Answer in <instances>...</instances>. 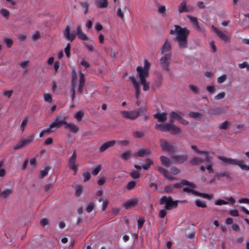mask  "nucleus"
<instances>
[{"instance_id": "5fc2aeb1", "label": "nucleus", "mask_w": 249, "mask_h": 249, "mask_svg": "<svg viewBox=\"0 0 249 249\" xmlns=\"http://www.w3.org/2000/svg\"><path fill=\"white\" fill-rule=\"evenodd\" d=\"M117 15L120 17L122 20L124 19V13L120 7H119L117 9Z\"/></svg>"}, {"instance_id": "5701e85b", "label": "nucleus", "mask_w": 249, "mask_h": 249, "mask_svg": "<svg viewBox=\"0 0 249 249\" xmlns=\"http://www.w3.org/2000/svg\"><path fill=\"white\" fill-rule=\"evenodd\" d=\"M137 203L138 199L136 198L133 199L131 200H128L126 201L125 203H124L123 204V207L126 209H128L129 208H130L136 206Z\"/></svg>"}, {"instance_id": "c756f323", "label": "nucleus", "mask_w": 249, "mask_h": 249, "mask_svg": "<svg viewBox=\"0 0 249 249\" xmlns=\"http://www.w3.org/2000/svg\"><path fill=\"white\" fill-rule=\"evenodd\" d=\"M80 5L82 8L84 10V14H87L89 10V2L86 1H81L79 2Z\"/></svg>"}, {"instance_id": "7c9ffc66", "label": "nucleus", "mask_w": 249, "mask_h": 249, "mask_svg": "<svg viewBox=\"0 0 249 249\" xmlns=\"http://www.w3.org/2000/svg\"><path fill=\"white\" fill-rule=\"evenodd\" d=\"M203 160L198 157H195L193 158L190 161V164L192 165H198L199 164L202 163Z\"/></svg>"}, {"instance_id": "f8f14e48", "label": "nucleus", "mask_w": 249, "mask_h": 249, "mask_svg": "<svg viewBox=\"0 0 249 249\" xmlns=\"http://www.w3.org/2000/svg\"><path fill=\"white\" fill-rule=\"evenodd\" d=\"M79 81L78 84V92L82 94L83 93L84 89L85 86V78L84 73L82 72L81 71H79Z\"/></svg>"}, {"instance_id": "f03ea898", "label": "nucleus", "mask_w": 249, "mask_h": 249, "mask_svg": "<svg viewBox=\"0 0 249 249\" xmlns=\"http://www.w3.org/2000/svg\"><path fill=\"white\" fill-rule=\"evenodd\" d=\"M190 31L186 28H182L179 25H175V30H171L170 34H176V40L178 46L180 49H185L188 47V37L190 34Z\"/></svg>"}, {"instance_id": "79ce46f5", "label": "nucleus", "mask_w": 249, "mask_h": 249, "mask_svg": "<svg viewBox=\"0 0 249 249\" xmlns=\"http://www.w3.org/2000/svg\"><path fill=\"white\" fill-rule=\"evenodd\" d=\"M84 116V113L82 111H78L74 115V117L78 121H81Z\"/></svg>"}, {"instance_id": "603ef678", "label": "nucleus", "mask_w": 249, "mask_h": 249, "mask_svg": "<svg viewBox=\"0 0 249 249\" xmlns=\"http://www.w3.org/2000/svg\"><path fill=\"white\" fill-rule=\"evenodd\" d=\"M136 182L135 181H129L127 185H126V189L128 190H131L133 189L136 185Z\"/></svg>"}, {"instance_id": "1a4fd4ad", "label": "nucleus", "mask_w": 249, "mask_h": 249, "mask_svg": "<svg viewBox=\"0 0 249 249\" xmlns=\"http://www.w3.org/2000/svg\"><path fill=\"white\" fill-rule=\"evenodd\" d=\"M129 79L131 81L135 89V97L137 100L136 104L138 106H139L140 103V101L139 100L140 93L139 83L136 81L135 78L133 76L130 77Z\"/></svg>"}, {"instance_id": "412c9836", "label": "nucleus", "mask_w": 249, "mask_h": 249, "mask_svg": "<svg viewBox=\"0 0 249 249\" xmlns=\"http://www.w3.org/2000/svg\"><path fill=\"white\" fill-rule=\"evenodd\" d=\"M155 119H157L159 122L163 123L167 120V113L165 112L157 113L153 115Z\"/></svg>"}, {"instance_id": "39448f33", "label": "nucleus", "mask_w": 249, "mask_h": 249, "mask_svg": "<svg viewBox=\"0 0 249 249\" xmlns=\"http://www.w3.org/2000/svg\"><path fill=\"white\" fill-rule=\"evenodd\" d=\"M172 55L171 53H165L160 59V63L163 71L170 72L169 64Z\"/></svg>"}, {"instance_id": "a211bd4d", "label": "nucleus", "mask_w": 249, "mask_h": 249, "mask_svg": "<svg viewBox=\"0 0 249 249\" xmlns=\"http://www.w3.org/2000/svg\"><path fill=\"white\" fill-rule=\"evenodd\" d=\"M212 28L214 31L216 35L222 40L224 41L225 42H227L229 40V37L228 36L223 33L217 28L215 27L213 25L212 26Z\"/></svg>"}, {"instance_id": "c9c22d12", "label": "nucleus", "mask_w": 249, "mask_h": 249, "mask_svg": "<svg viewBox=\"0 0 249 249\" xmlns=\"http://www.w3.org/2000/svg\"><path fill=\"white\" fill-rule=\"evenodd\" d=\"M153 161L150 159H147L146 160V163H143L142 165V168L144 170H148L150 165L153 164Z\"/></svg>"}, {"instance_id": "4c0bfd02", "label": "nucleus", "mask_w": 249, "mask_h": 249, "mask_svg": "<svg viewBox=\"0 0 249 249\" xmlns=\"http://www.w3.org/2000/svg\"><path fill=\"white\" fill-rule=\"evenodd\" d=\"M50 167L47 166V167H46L44 170H41L40 172V174H39V176H40V178H44L48 173V171H49L50 170Z\"/></svg>"}, {"instance_id": "72a5a7b5", "label": "nucleus", "mask_w": 249, "mask_h": 249, "mask_svg": "<svg viewBox=\"0 0 249 249\" xmlns=\"http://www.w3.org/2000/svg\"><path fill=\"white\" fill-rule=\"evenodd\" d=\"M230 174L229 172H219L216 173V177H217V179H220V178L226 177L227 178H230Z\"/></svg>"}, {"instance_id": "473e14b6", "label": "nucleus", "mask_w": 249, "mask_h": 249, "mask_svg": "<svg viewBox=\"0 0 249 249\" xmlns=\"http://www.w3.org/2000/svg\"><path fill=\"white\" fill-rule=\"evenodd\" d=\"M161 77L158 80L155 81L154 83L152 85V89L155 90L161 86Z\"/></svg>"}, {"instance_id": "423d86ee", "label": "nucleus", "mask_w": 249, "mask_h": 249, "mask_svg": "<svg viewBox=\"0 0 249 249\" xmlns=\"http://www.w3.org/2000/svg\"><path fill=\"white\" fill-rule=\"evenodd\" d=\"M160 145L162 150L169 154L173 153L175 152L174 144L169 142L166 140H160Z\"/></svg>"}, {"instance_id": "e433bc0d", "label": "nucleus", "mask_w": 249, "mask_h": 249, "mask_svg": "<svg viewBox=\"0 0 249 249\" xmlns=\"http://www.w3.org/2000/svg\"><path fill=\"white\" fill-rule=\"evenodd\" d=\"M195 204L196 206L198 207L206 208L207 207L206 202L200 199H196L195 201Z\"/></svg>"}, {"instance_id": "58836bf2", "label": "nucleus", "mask_w": 249, "mask_h": 249, "mask_svg": "<svg viewBox=\"0 0 249 249\" xmlns=\"http://www.w3.org/2000/svg\"><path fill=\"white\" fill-rule=\"evenodd\" d=\"M75 189V195L77 196H79L83 192V187L82 185H78L76 186Z\"/></svg>"}, {"instance_id": "c85d7f7f", "label": "nucleus", "mask_w": 249, "mask_h": 249, "mask_svg": "<svg viewBox=\"0 0 249 249\" xmlns=\"http://www.w3.org/2000/svg\"><path fill=\"white\" fill-rule=\"evenodd\" d=\"M224 111L225 109L223 107H219L212 109L211 113L214 115H219Z\"/></svg>"}, {"instance_id": "3c124183", "label": "nucleus", "mask_w": 249, "mask_h": 249, "mask_svg": "<svg viewBox=\"0 0 249 249\" xmlns=\"http://www.w3.org/2000/svg\"><path fill=\"white\" fill-rule=\"evenodd\" d=\"M129 175L134 179H137L140 177L139 173L135 170H133L130 172Z\"/></svg>"}, {"instance_id": "a19ab883", "label": "nucleus", "mask_w": 249, "mask_h": 249, "mask_svg": "<svg viewBox=\"0 0 249 249\" xmlns=\"http://www.w3.org/2000/svg\"><path fill=\"white\" fill-rule=\"evenodd\" d=\"M140 83L143 86V90L144 91H148L149 89H150V87H149V83H147L146 80H143V81H140Z\"/></svg>"}, {"instance_id": "ddd939ff", "label": "nucleus", "mask_w": 249, "mask_h": 249, "mask_svg": "<svg viewBox=\"0 0 249 249\" xmlns=\"http://www.w3.org/2000/svg\"><path fill=\"white\" fill-rule=\"evenodd\" d=\"M138 73V76L140 80V81L146 80V78L148 76L149 72L143 69L141 66H139L136 69Z\"/></svg>"}, {"instance_id": "e2e57ef3", "label": "nucleus", "mask_w": 249, "mask_h": 249, "mask_svg": "<svg viewBox=\"0 0 249 249\" xmlns=\"http://www.w3.org/2000/svg\"><path fill=\"white\" fill-rule=\"evenodd\" d=\"M214 204L216 205H226L228 204V202L224 200L218 199L215 201Z\"/></svg>"}, {"instance_id": "aec40b11", "label": "nucleus", "mask_w": 249, "mask_h": 249, "mask_svg": "<svg viewBox=\"0 0 249 249\" xmlns=\"http://www.w3.org/2000/svg\"><path fill=\"white\" fill-rule=\"evenodd\" d=\"M116 143V141L114 140L107 142L104 143L99 148V151L101 152H103L106 150L108 148L113 146Z\"/></svg>"}, {"instance_id": "c03bdc74", "label": "nucleus", "mask_w": 249, "mask_h": 249, "mask_svg": "<svg viewBox=\"0 0 249 249\" xmlns=\"http://www.w3.org/2000/svg\"><path fill=\"white\" fill-rule=\"evenodd\" d=\"M200 154L204 155L205 156V160L207 162H209L211 161V158L209 156V153L206 151H201Z\"/></svg>"}, {"instance_id": "20e7f679", "label": "nucleus", "mask_w": 249, "mask_h": 249, "mask_svg": "<svg viewBox=\"0 0 249 249\" xmlns=\"http://www.w3.org/2000/svg\"><path fill=\"white\" fill-rule=\"evenodd\" d=\"M160 202L161 205L165 204V209L166 210H170L173 208H176L178 205V201L173 200L171 196H162L160 199Z\"/></svg>"}, {"instance_id": "338daca9", "label": "nucleus", "mask_w": 249, "mask_h": 249, "mask_svg": "<svg viewBox=\"0 0 249 249\" xmlns=\"http://www.w3.org/2000/svg\"><path fill=\"white\" fill-rule=\"evenodd\" d=\"M226 78H227L226 75L224 74V75L218 77L217 82L219 84L222 83L226 80Z\"/></svg>"}, {"instance_id": "09e8293b", "label": "nucleus", "mask_w": 249, "mask_h": 249, "mask_svg": "<svg viewBox=\"0 0 249 249\" xmlns=\"http://www.w3.org/2000/svg\"><path fill=\"white\" fill-rule=\"evenodd\" d=\"M4 42H5L6 46L8 48L11 47V46H12L13 43V41L12 39L6 38H4Z\"/></svg>"}, {"instance_id": "393cba45", "label": "nucleus", "mask_w": 249, "mask_h": 249, "mask_svg": "<svg viewBox=\"0 0 249 249\" xmlns=\"http://www.w3.org/2000/svg\"><path fill=\"white\" fill-rule=\"evenodd\" d=\"M186 3L187 2L185 0H182V1L180 3L178 7V11L179 13L189 12L190 11V9L186 7Z\"/></svg>"}, {"instance_id": "4d7b16f0", "label": "nucleus", "mask_w": 249, "mask_h": 249, "mask_svg": "<svg viewBox=\"0 0 249 249\" xmlns=\"http://www.w3.org/2000/svg\"><path fill=\"white\" fill-rule=\"evenodd\" d=\"M44 98L45 101L49 103H51L52 101V96L50 93L44 94Z\"/></svg>"}, {"instance_id": "b1692460", "label": "nucleus", "mask_w": 249, "mask_h": 249, "mask_svg": "<svg viewBox=\"0 0 249 249\" xmlns=\"http://www.w3.org/2000/svg\"><path fill=\"white\" fill-rule=\"evenodd\" d=\"M150 150L149 149H141L135 153L134 156L135 157H143L150 155Z\"/></svg>"}, {"instance_id": "2eb2a0df", "label": "nucleus", "mask_w": 249, "mask_h": 249, "mask_svg": "<svg viewBox=\"0 0 249 249\" xmlns=\"http://www.w3.org/2000/svg\"><path fill=\"white\" fill-rule=\"evenodd\" d=\"M122 116L127 119L134 120L137 118V115L135 113V110H133L131 111H122L121 112Z\"/></svg>"}, {"instance_id": "864d4df0", "label": "nucleus", "mask_w": 249, "mask_h": 249, "mask_svg": "<svg viewBox=\"0 0 249 249\" xmlns=\"http://www.w3.org/2000/svg\"><path fill=\"white\" fill-rule=\"evenodd\" d=\"M174 188L172 185H168L166 186L164 188V191L166 193L168 194H171Z\"/></svg>"}, {"instance_id": "6e6552de", "label": "nucleus", "mask_w": 249, "mask_h": 249, "mask_svg": "<svg viewBox=\"0 0 249 249\" xmlns=\"http://www.w3.org/2000/svg\"><path fill=\"white\" fill-rule=\"evenodd\" d=\"M34 140V135H31L29 136L27 139H22L20 140L17 144H16L13 147L14 150H17L24 147L26 144H29L32 142Z\"/></svg>"}, {"instance_id": "2f4dec72", "label": "nucleus", "mask_w": 249, "mask_h": 249, "mask_svg": "<svg viewBox=\"0 0 249 249\" xmlns=\"http://www.w3.org/2000/svg\"><path fill=\"white\" fill-rule=\"evenodd\" d=\"M147 109L146 107H139L137 111H135L137 118L140 115H144L146 112Z\"/></svg>"}, {"instance_id": "6e6d98bb", "label": "nucleus", "mask_w": 249, "mask_h": 249, "mask_svg": "<svg viewBox=\"0 0 249 249\" xmlns=\"http://www.w3.org/2000/svg\"><path fill=\"white\" fill-rule=\"evenodd\" d=\"M70 49H71V44L70 43H68L67 44L66 47L65 48V52L66 56L68 57H70Z\"/></svg>"}, {"instance_id": "774afa93", "label": "nucleus", "mask_w": 249, "mask_h": 249, "mask_svg": "<svg viewBox=\"0 0 249 249\" xmlns=\"http://www.w3.org/2000/svg\"><path fill=\"white\" fill-rule=\"evenodd\" d=\"M179 172H180V170L176 167H173L171 168V173L172 174L177 175Z\"/></svg>"}, {"instance_id": "69168bd1", "label": "nucleus", "mask_w": 249, "mask_h": 249, "mask_svg": "<svg viewBox=\"0 0 249 249\" xmlns=\"http://www.w3.org/2000/svg\"><path fill=\"white\" fill-rule=\"evenodd\" d=\"M238 67L240 69H243V68H246L248 70H249V65L246 62H244L242 63L239 64Z\"/></svg>"}, {"instance_id": "a18cd8bd", "label": "nucleus", "mask_w": 249, "mask_h": 249, "mask_svg": "<svg viewBox=\"0 0 249 249\" xmlns=\"http://www.w3.org/2000/svg\"><path fill=\"white\" fill-rule=\"evenodd\" d=\"M130 152L129 151H125L121 155V158L124 160H127L130 158Z\"/></svg>"}, {"instance_id": "f3484780", "label": "nucleus", "mask_w": 249, "mask_h": 249, "mask_svg": "<svg viewBox=\"0 0 249 249\" xmlns=\"http://www.w3.org/2000/svg\"><path fill=\"white\" fill-rule=\"evenodd\" d=\"M71 27L69 25H67L64 32L65 37L71 41H72L76 37V35L73 33H70Z\"/></svg>"}, {"instance_id": "37998d69", "label": "nucleus", "mask_w": 249, "mask_h": 249, "mask_svg": "<svg viewBox=\"0 0 249 249\" xmlns=\"http://www.w3.org/2000/svg\"><path fill=\"white\" fill-rule=\"evenodd\" d=\"M133 136L136 138H141L143 135L144 133L142 131H134L132 133Z\"/></svg>"}, {"instance_id": "49530a36", "label": "nucleus", "mask_w": 249, "mask_h": 249, "mask_svg": "<svg viewBox=\"0 0 249 249\" xmlns=\"http://www.w3.org/2000/svg\"><path fill=\"white\" fill-rule=\"evenodd\" d=\"M229 124L230 123L228 121H226L219 126V128L221 129L226 130L228 128Z\"/></svg>"}, {"instance_id": "052dcab7", "label": "nucleus", "mask_w": 249, "mask_h": 249, "mask_svg": "<svg viewBox=\"0 0 249 249\" xmlns=\"http://www.w3.org/2000/svg\"><path fill=\"white\" fill-rule=\"evenodd\" d=\"M101 169V166L100 165H98L92 171V174L96 176L97 175Z\"/></svg>"}, {"instance_id": "7ed1b4c3", "label": "nucleus", "mask_w": 249, "mask_h": 249, "mask_svg": "<svg viewBox=\"0 0 249 249\" xmlns=\"http://www.w3.org/2000/svg\"><path fill=\"white\" fill-rule=\"evenodd\" d=\"M218 158L225 163H227L229 164L238 165L241 169L244 170H249V166L245 165L243 160L228 158L223 156H220Z\"/></svg>"}, {"instance_id": "f704fd0d", "label": "nucleus", "mask_w": 249, "mask_h": 249, "mask_svg": "<svg viewBox=\"0 0 249 249\" xmlns=\"http://www.w3.org/2000/svg\"><path fill=\"white\" fill-rule=\"evenodd\" d=\"M188 116L193 118L201 119L203 117V115L198 112H191L188 114Z\"/></svg>"}, {"instance_id": "de8ad7c7", "label": "nucleus", "mask_w": 249, "mask_h": 249, "mask_svg": "<svg viewBox=\"0 0 249 249\" xmlns=\"http://www.w3.org/2000/svg\"><path fill=\"white\" fill-rule=\"evenodd\" d=\"M181 184V186L182 185H188L190 187H191L192 188H195V186L194 184L190 182L189 181L186 180H185V179H182L181 180V182H180Z\"/></svg>"}, {"instance_id": "13d9d810", "label": "nucleus", "mask_w": 249, "mask_h": 249, "mask_svg": "<svg viewBox=\"0 0 249 249\" xmlns=\"http://www.w3.org/2000/svg\"><path fill=\"white\" fill-rule=\"evenodd\" d=\"M225 93L224 92L219 93L217 95L214 96V98L215 100H221L224 98Z\"/></svg>"}, {"instance_id": "bb28decb", "label": "nucleus", "mask_w": 249, "mask_h": 249, "mask_svg": "<svg viewBox=\"0 0 249 249\" xmlns=\"http://www.w3.org/2000/svg\"><path fill=\"white\" fill-rule=\"evenodd\" d=\"M13 192L12 188H6L1 192H0V197H2L3 198H6L13 193Z\"/></svg>"}, {"instance_id": "6ab92c4d", "label": "nucleus", "mask_w": 249, "mask_h": 249, "mask_svg": "<svg viewBox=\"0 0 249 249\" xmlns=\"http://www.w3.org/2000/svg\"><path fill=\"white\" fill-rule=\"evenodd\" d=\"M76 35L79 39L86 41L89 40L88 36L82 31L80 26H77L76 27Z\"/></svg>"}, {"instance_id": "dca6fc26", "label": "nucleus", "mask_w": 249, "mask_h": 249, "mask_svg": "<svg viewBox=\"0 0 249 249\" xmlns=\"http://www.w3.org/2000/svg\"><path fill=\"white\" fill-rule=\"evenodd\" d=\"M172 158L178 163H183L188 159V156L187 155H177L173 154Z\"/></svg>"}, {"instance_id": "8fccbe9b", "label": "nucleus", "mask_w": 249, "mask_h": 249, "mask_svg": "<svg viewBox=\"0 0 249 249\" xmlns=\"http://www.w3.org/2000/svg\"><path fill=\"white\" fill-rule=\"evenodd\" d=\"M94 207H95V206H94V203L92 202H90L88 204V205L86 208L87 212L88 213H90L94 209Z\"/></svg>"}, {"instance_id": "ea45409f", "label": "nucleus", "mask_w": 249, "mask_h": 249, "mask_svg": "<svg viewBox=\"0 0 249 249\" xmlns=\"http://www.w3.org/2000/svg\"><path fill=\"white\" fill-rule=\"evenodd\" d=\"M0 13L3 17L6 18V19H8L9 17L10 12L6 9H1L0 10Z\"/></svg>"}, {"instance_id": "9d476101", "label": "nucleus", "mask_w": 249, "mask_h": 249, "mask_svg": "<svg viewBox=\"0 0 249 249\" xmlns=\"http://www.w3.org/2000/svg\"><path fill=\"white\" fill-rule=\"evenodd\" d=\"M65 119H61L60 117L57 116L50 124V128H52L53 131H54L56 129L60 128L62 125L65 126Z\"/></svg>"}, {"instance_id": "a878e982", "label": "nucleus", "mask_w": 249, "mask_h": 249, "mask_svg": "<svg viewBox=\"0 0 249 249\" xmlns=\"http://www.w3.org/2000/svg\"><path fill=\"white\" fill-rule=\"evenodd\" d=\"M108 2L107 0H96L95 5L98 8H104L107 7Z\"/></svg>"}, {"instance_id": "680f3d73", "label": "nucleus", "mask_w": 249, "mask_h": 249, "mask_svg": "<svg viewBox=\"0 0 249 249\" xmlns=\"http://www.w3.org/2000/svg\"><path fill=\"white\" fill-rule=\"evenodd\" d=\"M189 88L195 94H198L199 93V89L193 85H190Z\"/></svg>"}, {"instance_id": "bf43d9fd", "label": "nucleus", "mask_w": 249, "mask_h": 249, "mask_svg": "<svg viewBox=\"0 0 249 249\" xmlns=\"http://www.w3.org/2000/svg\"><path fill=\"white\" fill-rule=\"evenodd\" d=\"M83 176L84 177V181L87 182L90 178L91 176L89 172L83 173Z\"/></svg>"}, {"instance_id": "cd10ccee", "label": "nucleus", "mask_w": 249, "mask_h": 249, "mask_svg": "<svg viewBox=\"0 0 249 249\" xmlns=\"http://www.w3.org/2000/svg\"><path fill=\"white\" fill-rule=\"evenodd\" d=\"M160 159L161 162L162 164L165 167L169 166L171 163L170 159L166 156H161Z\"/></svg>"}, {"instance_id": "0e129e2a", "label": "nucleus", "mask_w": 249, "mask_h": 249, "mask_svg": "<svg viewBox=\"0 0 249 249\" xmlns=\"http://www.w3.org/2000/svg\"><path fill=\"white\" fill-rule=\"evenodd\" d=\"M158 171L162 174L163 175V176H164V177H165V176L168 175V171L167 170H166V169H165L164 168L161 167H159L158 168Z\"/></svg>"}, {"instance_id": "4be33fe9", "label": "nucleus", "mask_w": 249, "mask_h": 249, "mask_svg": "<svg viewBox=\"0 0 249 249\" xmlns=\"http://www.w3.org/2000/svg\"><path fill=\"white\" fill-rule=\"evenodd\" d=\"M64 128L66 129H69L71 132L74 133H77L79 130V128L74 124L68 123L65 122Z\"/></svg>"}, {"instance_id": "9b49d317", "label": "nucleus", "mask_w": 249, "mask_h": 249, "mask_svg": "<svg viewBox=\"0 0 249 249\" xmlns=\"http://www.w3.org/2000/svg\"><path fill=\"white\" fill-rule=\"evenodd\" d=\"M187 18H189L190 22L194 25L196 29L198 32L203 33L205 32V29L199 25L196 18L191 16H187Z\"/></svg>"}, {"instance_id": "0eeeda50", "label": "nucleus", "mask_w": 249, "mask_h": 249, "mask_svg": "<svg viewBox=\"0 0 249 249\" xmlns=\"http://www.w3.org/2000/svg\"><path fill=\"white\" fill-rule=\"evenodd\" d=\"M77 154L75 150H73L72 155L68 160V165L69 168L73 171V175H75L78 170V166L76 164Z\"/></svg>"}, {"instance_id": "4468645a", "label": "nucleus", "mask_w": 249, "mask_h": 249, "mask_svg": "<svg viewBox=\"0 0 249 249\" xmlns=\"http://www.w3.org/2000/svg\"><path fill=\"white\" fill-rule=\"evenodd\" d=\"M171 49L172 46L171 45L170 41L167 39L161 48V53L164 54L166 53H171Z\"/></svg>"}, {"instance_id": "f257e3e1", "label": "nucleus", "mask_w": 249, "mask_h": 249, "mask_svg": "<svg viewBox=\"0 0 249 249\" xmlns=\"http://www.w3.org/2000/svg\"><path fill=\"white\" fill-rule=\"evenodd\" d=\"M183 116V114L182 112L172 111L169 113L170 119L169 123L156 124L155 125V128L156 129L159 130L162 132H169L174 135L180 134L181 133L182 130L179 127L173 124V123L175 120L178 122Z\"/></svg>"}]
</instances>
